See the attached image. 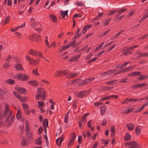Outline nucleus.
<instances>
[{
  "label": "nucleus",
  "mask_w": 148,
  "mask_h": 148,
  "mask_svg": "<svg viewBox=\"0 0 148 148\" xmlns=\"http://www.w3.org/2000/svg\"><path fill=\"white\" fill-rule=\"evenodd\" d=\"M79 29L78 28L77 32H75L76 36H75L73 38V40L74 39H75L77 38H79L81 36V34H79Z\"/></svg>",
  "instance_id": "72a5a7b5"
},
{
  "label": "nucleus",
  "mask_w": 148,
  "mask_h": 148,
  "mask_svg": "<svg viewBox=\"0 0 148 148\" xmlns=\"http://www.w3.org/2000/svg\"><path fill=\"white\" fill-rule=\"evenodd\" d=\"M45 43L47 46L49 48H50L51 47V46L49 44V42L47 40V37H46L45 40Z\"/></svg>",
  "instance_id": "0e129e2a"
},
{
  "label": "nucleus",
  "mask_w": 148,
  "mask_h": 148,
  "mask_svg": "<svg viewBox=\"0 0 148 148\" xmlns=\"http://www.w3.org/2000/svg\"><path fill=\"white\" fill-rule=\"evenodd\" d=\"M26 136L27 138H29V139L32 140L33 139V135L32 133L30 132L29 131L28 132H27L26 133Z\"/></svg>",
  "instance_id": "e433bc0d"
},
{
  "label": "nucleus",
  "mask_w": 148,
  "mask_h": 148,
  "mask_svg": "<svg viewBox=\"0 0 148 148\" xmlns=\"http://www.w3.org/2000/svg\"><path fill=\"white\" fill-rule=\"evenodd\" d=\"M16 90L19 93L25 94L26 92V90L25 88L22 87H17Z\"/></svg>",
  "instance_id": "1a4fd4ad"
},
{
  "label": "nucleus",
  "mask_w": 148,
  "mask_h": 148,
  "mask_svg": "<svg viewBox=\"0 0 148 148\" xmlns=\"http://www.w3.org/2000/svg\"><path fill=\"white\" fill-rule=\"evenodd\" d=\"M117 82V80H114L112 81L107 82L106 83V84L108 85H113L116 84Z\"/></svg>",
  "instance_id": "c9c22d12"
},
{
  "label": "nucleus",
  "mask_w": 148,
  "mask_h": 148,
  "mask_svg": "<svg viewBox=\"0 0 148 148\" xmlns=\"http://www.w3.org/2000/svg\"><path fill=\"white\" fill-rule=\"evenodd\" d=\"M31 20H32V21L31 22V27L32 28H35L36 27V25H37L38 24L36 23L34 21H35V19L33 18H31Z\"/></svg>",
  "instance_id": "c756f323"
},
{
  "label": "nucleus",
  "mask_w": 148,
  "mask_h": 148,
  "mask_svg": "<svg viewBox=\"0 0 148 148\" xmlns=\"http://www.w3.org/2000/svg\"><path fill=\"white\" fill-rule=\"evenodd\" d=\"M148 17V13L146 14L140 20V21H142Z\"/></svg>",
  "instance_id": "338daca9"
},
{
  "label": "nucleus",
  "mask_w": 148,
  "mask_h": 148,
  "mask_svg": "<svg viewBox=\"0 0 148 148\" xmlns=\"http://www.w3.org/2000/svg\"><path fill=\"white\" fill-rule=\"evenodd\" d=\"M64 139L63 135H62L59 138H57L56 140V142L58 146H60L61 145V143Z\"/></svg>",
  "instance_id": "6e6552de"
},
{
  "label": "nucleus",
  "mask_w": 148,
  "mask_h": 148,
  "mask_svg": "<svg viewBox=\"0 0 148 148\" xmlns=\"http://www.w3.org/2000/svg\"><path fill=\"white\" fill-rule=\"evenodd\" d=\"M81 56V55H78L75 56L71 58L69 60V61L70 62H72L74 60H76L79 59Z\"/></svg>",
  "instance_id": "5701e85b"
},
{
  "label": "nucleus",
  "mask_w": 148,
  "mask_h": 148,
  "mask_svg": "<svg viewBox=\"0 0 148 148\" xmlns=\"http://www.w3.org/2000/svg\"><path fill=\"white\" fill-rule=\"evenodd\" d=\"M138 45H134L133 46L127 49L125 51L123 52L122 54L125 55H127L128 54H130L131 53V52H130V51L134 49L135 48L137 47L138 46Z\"/></svg>",
  "instance_id": "7ed1b4c3"
},
{
  "label": "nucleus",
  "mask_w": 148,
  "mask_h": 148,
  "mask_svg": "<svg viewBox=\"0 0 148 148\" xmlns=\"http://www.w3.org/2000/svg\"><path fill=\"white\" fill-rule=\"evenodd\" d=\"M130 148H136L138 147V144L135 141L130 142Z\"/></svg>",
  "instance_id": "2eb2a0df"
},
{
  "label": "nucleus",
  "mask_w": 148,
  "mask_h": 148,
  "mask_svg": "<svg viewBox=\"0 0 148 148\" xmlns=\"http://www.w3.org/2000/svg\"><path fill=\"white\" fill-rule=\"evenodd\" d=\"M49 18L54 23H56L57 22V18L56 16L50 14Z\"/></svg>",
  "instance_id": "a878e982"
},
{
  "label": "nucleus",
  "mask_w": 148,
  "mask_h": 148,
  "mask_svg": "<svg viewBox=\"0 0 148 148\" xmlns=\"http://www.w3.org/2000/svg\"><path fill=\"white\" fill-rule=\"evenodd\" d=\"M88 48V45H87L86 46H85V47L81 49H79L78 51H77V49H75L74 50V51H76L78 52H79L82 51L83 50H86V49L87 48Z\"/></svg>",
  "instance_id": "79ce46f5"
},
{
  "label": "nucleus",
  "mask_w": 148,
  "mask_h": 148,
  "mask_svg": "<svg viewBox=\"0 0 148 148\" xmlns=\"http://www.w3.org/2000/svg\"><path fill=\"white\" fill-rule=\"evenodd\" d=\"M146 85V84L145 83L136 84L134 85V88H138L142 87L145 86Z\"/></svg>",
  "instance_id": "4be33fe9"
},
{
  "label": "nucleus",
  "mask_w": 148,
  "mask_h": 148,
  "mask_svg": "<svg viewBox=\"0 0 148 148\" xmlns=\"http://www.w3.org/2000/svg\"><path fill=\"white\" fill-rule=\"evenodd\" d=\"M32 73L38 76L39 75V74L38 72L37 69H36L33 70Z\"/></svg>",
  "instance_id": "69168bd1"
},
{
  "label": "nucleus",
  "mask_w": 148,
  "mask_h": 148,
  "mask_svg": "<svg viewBox=\"0 0 148 148\" xmlns=\"http://www.w3.org/2000/svg\"><path fill=\"white\" fill-rule=\"evenodd\" d=\"M78 80H79V81L76 82V84H74V86H77V85L79 86H80L84 84L83 81H80L79 79Z\"/></svg>",
  "instance_id": "58836bf2"
},
{
  "label": "nucleus",
  "mask_w": 148,
  "mask_h": 148,
  "mask_svg": "<svg viewBox=\"0 0 148 148\" xmlns=\"http://www.w3.org/2000/svg\"><path fill=\"white\" fill-rule=\"evenodd\" d=\"M127 10V9L125 8H123V9H120L118 10L117 11V12H118V13H119L120 14H121L124 12H125V11Z\"/></svg>",
  "instance_id": "e2e57ef3"
},
{
  "label": "nucleus",
  "mask_w": 148,
  "mask_h": 148,
  "mask_svg": "<svg viewBox=\"0 0 148 148\" xmlns=\"http://www.w3.org/2000/svg\"><path fill=\"white\" fill-rule=\"evenodd\" d=\"M126 127L129 131H132L134 128V125L131 124H127L126 125Z\"/></svg>",
  "instance_id": "6ab92c4d"
},
{
  "label": "nucleus",
  "mask_w": 148,
  "mask_h": 148,
  "mask_svg": "<svg viewBox=\"0 0 148 148\" xmlns=\"http://www.w3.org/2000/svg\"><path fill=\"white\" fill-rule=\"evenodd\" d=\"M42 94L38 93L36 95V99L37 100H40L41 98V100H42Z\"/></svg>",
  "instance_id": "6e6d98bb"
},
{
  "label": "nucleus",
  "mask_w": 148,
  "mask_h": 148,
  "mask_svg": "<svg viewBox=\"0 0 148 148\" xmlns=\"http://www.w3.org/2000/svg\"><path fill=\"white\" fill-rule=\"evenodd\" d=\"M112 75V70L106 72H105L100 75V76L101 77H105L106 76H109Z\"/></svg>",
  "instance_id": "9b49d317"
},
{
  "label": "nucleus",
  "mask_w": 148,
  "mask_h": 148,
  "mask_svg": "<svg viewBox=\"0 0 148 148\" xmlns=\"http://www.w3.org/2000/svg\"><path fill=\"white\" fill-rule=\"evenodd\" d=\"M141 127L138 126H137L135 128V133L137 136H139L141 133Z\"/></svg>",
  "instance_id": "aec40b11"
},
{
  "label": "nucleus",
  "mask_w": 148,
  "mask_h": 148,
  "mask_svg": "<svg viewBox=\"0 0 148 148\" xmlns=\"http://www.w3.org/2000/svg\"><path fill=\"white\" fill-rule=\"evenodd\" d=\"M33 38L35 39L38 41H40L41 38L40 37L39 35L36 34H33L32 36L29 35L28 38L30 40H32Z\"/></svg>",
  "instance_id": "423d86ee"
},
{
  "label": "nucleus",
  "mask_w": 148,
  "mask_h": 148,
  "mask_svg": "<svg viewBox=\"0 0 148 148\" xmlns=\"http://www.w3.org/2000/svg\"><path fill=\"white\" fill-rule=\"evenodd\" d=\"M29 143V142L24 137L22 138V141L21 142V144L23 146H26Z\"/></svg>",
  "instance_id": "4468645a"
},
{
  "label": "nucleus",
  "mask_w": 148,
  "mask_h": 148,
  "mask_svg": "<svg viewBox=\"0 0 148 148\" xmlns=\"http://www.w3.org/2000/svg\"><path fill=\"white\" fill-rule=\"evenodd\" d=\"M69 47L68 45H66L63 46L61 47L59 49V51L61 52L63 50L67 49Z\"/></svg>",
  "instance_id": "ea45409f"
},
{
  "label": "nucleus",
  "mask_w": 148,
  "mask_h": 148,
  "mask_svg": "<svg viewBox=\"0 0 148 148\" xmlns=\"http://www.w3.org/2000/svg\"><path fill=\"white\" fill-rule=\"evenodd\" d=\"M87 115V114H84V116L83 117L82 120L80 121H81V123H83V124L84 125L86 123V118L85 116Z\"/></svg>",
  "instance_id": "4c0bfd02"
},
{
  "label": "nucleus",
  "mask_w": 148,
  "mask_h": 148,
  "mask_svg": "<svg viewBox=\"0 0 148 148\" xmlns=\"http://www.w3.org/2000/svg\"><path fill=\"white\" fill-rule=\"evenodd\" d=\"M48 122L47 119H45L43 123V125L44 128H45L46 125L47 127H48Z\"/></svg>",
  "instance_id": "8fccbe9b"
},
{
  "label": "nucleus",
  "mask_w": 148,
  "mask_h": 148,
  "mask_svg": "<svg viewBox=\"0 0 148 148\" xmlns=\"http://www.w3.org/2000/svg\"><path fill=\"white\" fill-rule=\"evenodd\" d=\"M147 105V104L143 105L141 107L136 108L134 111V113H138L141 111Z\"/></svg>",
  "instance_id": "ddd939ff"
},
{
  "label": "nucleus",
  "mask_w": 148,
  "mask_h": 148,
  "mask_svg": "<svg viewBox=\"0 0 148 148\" xmlns=\"http://www.w3.org/2000/svg\"><path fill=\"white\" fill-rule=\"evenodd\" d=\"M28 53L34 56H36L38 54V52L32 49H30L28 51Z\"/></svg>",
  "instance_id": "f8f14e48"
},
{
  "label": "nucleus",
  "mask_w": 148,
  "mask_h": 148,
  "mask_svg": "<svg viewBox=\"0 0 148 148\" xmlns=\"http://www.w3.org/2000/svg\"><path fill=\"white\" fill-rule=\"evenodd\" d=\"M25 25V23H24L22 25L20 26H18L17 27H16L14 28V29L16 31L18 29L20 28H21L23 27H24Z\"/></svg>",
  "instance_id": "13d9d810"
},
{
  "label": "nucleus",
  "mask_w": 148,
  "mask_h": 148,
  "mask_svg": "<svg viewBox=\"0 0 148 148\" xmlns=\"http://www.w3.org/2000/svg\"><path fill=\"white\" fill-rule=\"evenodd\" d=\"M100 110L101 112V114L102 115H103L105 113L106 110V108L104 107H102L100 108Z\"/></svg>",
  "instance_id": "09e8293b"
},
{
  "label": "nucleus",
  "mask_w": 148,
  "mask_h": 148,
  "mask_svg": "<svg viewBox=\"0 0 148 148\" xmlns=\"http://www.w3.org/2000/svg\"><path fill=\"white\" fill-rule=\"evenodd\" d=\"M131 138V135L128 133L126 134L124 137V140L125 141L130 140Z\"/></svg>",
  "instance_id": "393cba45"
},
{
  "label": "nucleus",
  "mask_w": 148,
  "mask_h": 148,
  "mask_svg": "<svg viewBox=\"0 0 148 148\" xmlns=\"http://www.w3.org/2000/svg\"><path fill=\"white\" fill-rule=\"evenodd\" d=\"M69 112H68L66 114V115L64 118V122L67 123L68 122V119L69 118Z\"/></svg>",
  "instance_id": "de8ad7c7"
},
{
  "label": "nucleus",
  "mask_w": 148,
  "mask_h": 148,
  "mask_svg": "<svg viewBox=\"0 0 148 148\" xmlns=\"http://www.w3.org/2000/svg\"><path fill=\"white\" fill-rule=\"evenodd\" d=\"M39 62L38 60H34L32 58L30 62V64L31 65H35L37 64Z\"/></svg>",
  "instance_id": "b1692460"
},
{
  "label": "nucleus",
  "mask_w": 148,
  "mask_h": 148,
  "mask_svg": "<svg viewBox=\"0 0 148 148\" xmlns=\"http://www.w3.org/2000/svg\"><path fill=\"white\" fill-rule=\"evenodd\" d=\"M76 136L74 135L73 136L71 137V138L69 140L68 143V146L69 147V146H71V144L74 140Z\"/></svg>",
  "instance_id": "cd10ccee"
},
{
  "label": "nucleus",
  "mask_w": 148,
  "mask_h": 148,
  "mask_svg": "<svg viewBox=\"0 0 148 148\" xmlns=\"http://www.w3.org/2000/svg\"><path fill=\"white\" fill-rule=\"evenodd\" d=\"M29 122L26 121L25 123V130L26 131L28 132L29 131Z\"/></svg>",
  "instance_id": "a18cd8bd"
},
{
  "label": "nucleus",
  "mask_w": 148,
  "mask_h": 148,
  "mask_svg": "<svg viewBox=\"0 0 148 148\" xmlns=\"http://www.w3.org/2000/svg\"><path fill=\"white\" fill-rule=\"evenodd\" d=\"M41 25L40 24H38L37 25H36V27L35 28V29L38 32H40L41 31Z\"/></svg>",
  "instance_id": "37998d69"
},
{
  "label": "nucleus",
  "mask_w": 148,
  "mask_h": 148,
  "mask_svg": "<svg viewBox=\"0 0 148 148\" xmlns=\"http://www.w3.org/2000/svg\"><path fill=\"white\" fill-rule=\"evenodd\" d=\"M18 99L20 101H21V102H22L27 101V98L26 97H20Z\"/></svg>",
  "instance_id": "603ef678"
},
{
  "label": "nucleus",
  "mask_w": 148,
  "mask_h": 148,
  "mask_svg": "<svg viewBox=\"0 0 148 148\" xmlns=\"http://www.w3.org/2000/svg\"><path fill=\"white\" fill-rule=\"evenodd\" d=\"M15 68L16 70L18 71H22L24 70L22 65L19 63L17 64H16Z\"/></svg>",
  "instance_id": "9d476101"
},
{
  "label": "nucleus",
  "mask_w": 148,
  "mask_h": 148,
  "mask_svg": "<svg viewBox=\"0 0 148 148\" xmlns=\"http://www.w3.org/2000/svg\"><path fill=\"white\" fill-rule=\"evenodd\" d=\"M41 137L40 136L39 138L35 141V143L38 145H41L42 144V141L41 140Z\"/></svg>",
  "instance_id": "7c9ffc66"
},
{
  "label": "nucleus",
  "mask_w": 148,
  "mask_h": 148,
  "mask_svg": "<svg viewBox=\"0 0 148 148\" xmlns=\"http://www.w3.org/2000/svg\"><path fill=\"white\" fill-rule=\"evenodd\" d=\"M111 19L108 18L105 20V21L103 22V24L104 26H107L110 23V21Z\"/></svg>",
  "instance_id": "a19ab883"
},
{
  "label": "nucleus",
  "mask_w": 148,
  "mask_h": 148,
  "mask_svg": "<svg viewBox=\"0 0 148 148\" xmlns=\"http://www.w3.org/2000/svg\"><path fill=\"white\" fill-rule=\"evenodd\" d=\"M94 78L92 77L90 78H88L83 81V82L84 84H87L91 81H93L94 79Z\"/></svg>",
  "instance_id": "bb28decb"
},
{
  "label": "nucleus",
  "mask_w": 148,
  "mask_h": 148,
  "mask_svg": "<svg viewBox=\"0 0 148 148\" xmlns=\"http://www.w3.org/2000/svg\"><path fill=\"white\" fill-rule=\"evenodd\" d=\"M140 73V72L138 71L133 72L131 73L128 74V76H135L137 75H139Z\"/></svg>",
  "instance_id": "c85d7f7f"
},
{
  "label": "nucleus",
  "mask_w": 148,
  "mask_h": 148,
  "mask_svg": "<svg viewBox=\"0 0 148 148\" xmlns=\"http://www.w3.org/2000/svg\"><path fill=\"white\" fill-rule=\"evenodd\" d=\"M16 77L17 79L22 81H27L30 78L28 75L22 73L17 74L16 75Z\"/></svg>",
  "instance_id": "f03ea898"
},
{
  "label": "nucleus",
  "mask_w": 148,
  "mask_h": 148,
  "mask_svg": "<svg viewBox=\"0 0 148 148\" xmlns=\"http://www.w3.org/2000/svg\"><path fill=\"white\" fill-rule=\"evenodd\" d=\"M68 10H66L64 11H60V15L62 18L64 17L66 15L67 17H68Z\"/></svg>",
  "instance_id": "412c9836"
},
{
  "label": "nucleus",
  "mask_w": 148,
  "mask_h": 148,
  "mask_svg": "<svg viewBox=\"0 0 148 148\" xmlns=\"http://www.w3.org/2000/svg\"><path fill=\"white\" fill-rule=\"evenodd\" d=\"M62 72L61 71H56L54 75V76L55 77H58L59 75H62Z\"/></svg>",
  "instance_id": "473e14b6"
},
{
  "label": "nucleus",
  "mask_w": 148,
  "mask_h": 148,
  "mask_svg": "<svg viewBox=\"0 0 148 148\" xmlns=\"http://www.w3.org/2000/svg\"><path fill=\"white\" fill-rule=\"evenodd\" d=\"M79 73L78 72H76L75 73H70L67 76V78L69 79H71L73 78L76 75H79Z\"/></svg>",
  "instance_id": "f3484780"
},
{
  "label": "nucleus",
  "mask_w": 148,
  "mask_h": 148,
  "mask_svg": "<svg viewBox=\"0 0 148 148\" xmlns=\"http://www.w3.org/2000/svg\"><path fill=\"white\" fill-rule=\"evenodd\" d=\"M37 91L39 93L42 94V100H44L45 98L46 93L43 88H38L37 89Z\"/></svg>",
  "instance_id": "39448f33"
},
{
  "label": "nucleus",
  "mask_w": 148,
  "mask_h": 148,
  "mask_svg": "<svg viewBox=\"0 0 148 148\" xmlns=\"http://www.w3.org/2000/svg\"><path fill=\"white\" fill-rule=\"evenodd\" d=\"M113 88V87H108V86H104L102 88L104 90H109L112 89Z\"/></svg>",
  "instance_id": "052dcab7"
},
{
  "label": "nucleus",
  "mask_w": 148,
  "mask_h": 148,
  "mask_svg": "<svg viewBox=\"0 0 148 148\" xmlns=\"http://www.w3.org/2000/svg\"><path fill=\"white\" fill-rule=\"evenodd\" d=\"M27 83L30 84L34 86H37L38 85V82L35 80H31L27 82Z\"/></svg>",
  "instance_id": "a211bd4d"
},
{
  "label": "nucleus",
  "mask_w": 148,
  "mask_h": 148,
  "mask_svg": "<svg viewBox=\"0 0 148 148\" xmlns=\"http://www.w3.org/2000/svg\"><path fill=\"white\" fill-rule=\"evenodd\" d=\"M134 67H135V66H130L129 67L126 68L124 69L125 72H127V71H128L132 70V69H133L134 68Z\"/></svg>",
  "instance_id": "49530a36"
},
{
  "label": "nucleus",
  "mask_w": 148,
  "mask_h": 148,
  "mask_svg": "<svg viewBox=\"0 0 148 148\" xmlns=\"http://www.w3.org/2000/svg\"><path fill=\"white\" fill-rule=\"evenodd\" d=\"M76 42V40H75L74 41H72L71 42H70L68 44V46L69 47H71L74 46L75 43Z\"/></svg>",
  "instance_id": "5fc2aeb1"
},
{
  "label": "nucleus",
  "mask_w": 148,
  "mask_h": 148,
  "mask_svg": "<svg viewBox=\"0 0 148 148\" xmlns=\"http://www.w3.org/2000/svg\"><path fill=\"white\" fill-rule=\"evenodd\" d=\"M38 107L39 108H40L41 107H42L44 106L45 103L41 101H38Z\"/></svg>",
  "instance_id": "864d4df0"
},
{
  "label": "nucleus",
  "mask_w": 148,
  "mask_h": 148,
  "mask_svg": "<svg viewBox=\"0 0 148 148\" xmlns=\"http://www.w3.org/2000/svg\"><path fill=\"white\" fill-rule=\"evenodd\" d=\"M88 93L86 91H82L75 93L76 95L79 98H82L88 95Z\"/></svg>",
  "instance_id": "20e7f679"
},
{
  "label": "nucleus",
  "mask_w": 148,
  "mask_h": 148,
  "mask_svg": "<svg viewBox=\"0 0 148 148\" xmlns=\"http://www.w3.org/2000/svg\"><path fill=\"white\" fill-rule=\"evenodd\" d=\"M111 135L113 137L114 136L115 131V129L114 126H112L111 127Z\"/></svg>",
  "instance_id": "2f4dec72"
},
{
  "label": "nucleus",
  "mask_w": 148,
  "mask_h": 148,
  "mask_svg": "<svg viewBox=\"0 0 148 148\" xmlns=\"http://www.w3.org/2000/svg\"><path fill=\"white\" fill-rule=\"evenodd\" d=\"M14 117H11L10 119L8 124H9V125H10V124H12L14 121Z\"/></svg>",
  "instance_id": "680f3d73"
},
{
  "label": "nucleus",
  "mask_w": 148,
  "mask_h": 148,
  "mask_svg": "<svg viewBox=\"0 0 148 148\" xmlns=\"http://www.w3.org/2000/svg\"><path fill=\"white\" fill-rule=\"evenodd\" d=\"M62 75H66L69 74V71L68 70H64L62 71Z\"/></svg>",
  "instance_id": "bf43d9fd"
},
{
  "label": "nucleus",
  "mask_w": 148,
  "mask_h": 148,
  "mask_svg": "<svg viewBox=\"0 0 148 148\" xmlns=\"http://www.w3.org/2000/svg\"><path fill=\"white\" fill-rule=\"evenodd\" d=\"M5 83L7 84H14L15 81L13 79H9L5 81Z\"/></svg>",
  "instance_id": "f704fd0d"
},
{
  "label": "nucleus",
  "mask_w": 148,
  "mask_h": 148,
  "mask_svg": "<svg viewBox=\"0 0 148 148\" xmlns=\"http://www.w3.org/2000/svg\"><path fill=\"white\" fill-rule=\"evenodd\" d=\"M10 109V108H9V105L6 104L5 105V109L3 114L0 117V121L1 119H3L5 117V116L8 114V116H7L4 121L5 123H7L9 118L12 115V112L11 111L9 110Z\"/></svg>",
  "instance_id": "f257e3e1"
},
{
  "label": "nucleus",
  "mask_w": 148,
  "mask_h": 148,
  "mask_svg": "<svg viewBox=\"0 0 148 148\" xmlns=\"http://www.w3.org/2000/svg\"><path fill=\"white\" fill-rule=\"evenodd\" d=\"M6 1H7V4L8 5H11L12 4V0H4V3L5 4H6Z\"/></svg>",
  "instance_id": "c03bdc74"
},
{
  "label": "nucleus",
  "mask_w": 148,
  "mask_h": 148,
  "mask_svg": "<svg viewBox=\"0 0 148 148\" xmlns=\"http://www.w3.org/2000/svg\"><path fill=\"white\" fill-rule=\"evenodd\" d=\"M25 59L30 64L31 60L32 58H31L29 56L27 55H26L25 56Z\"/></svg>",
  "instance_id": "4d7b16f0"
},
{
  "label": "nucleus",
  "mask_w": 148,
  "mask_h": 148,
  "mask_svg": "<svg viewBox=\"0 0 148 148\" xmlns=\"http://www.w3.org/2000/svg\"><path fill=\"white\" fill-rule=\"evenodd\" d=\"M16 117L20 121H22L23 122L24 121V119L22 117L21 111L19 109H18V112L16 115Z\"/></svg>",
  "instance_id": "0eeeda50"
},
{
  "label": "nucleus",
  "mask_w": 148,
  "mask_h": 148,
  "mask_svg": "<svg viewBox=\"0 0 148 148\" xmlns=\"http://www.w3.org/2000/svg\"><path fill=\"white\" fill-rule=\"evenodd\" d=\"M13 94L14 95V96L16 98L19 99V97H20V95H18V94L15 91H13Z\"/></svg>",
  "instance_id": "774afa93"
},
{
  "label": "nucleus",
  "mask_w": 148,
  "mask_h": 148,
  "mask_svg": "<svg viewBox=\"0 0 148 148\" xmlns=\"http://www.w3.org/2000/svg\"><path fill=\"white\" fill-rule=\"evenodd\" d=\"M134 108H126L122 111V113L123 114L129 113L132 111Z\"/></svg>",
  "instance_id": "dca6fc26"
},
{
  "label": "nucleus",
  "mask_w": 148,
  "mask_h": 148,
  "mask_svg": "<svg viewBox=\"0 0 148 148\" xmlns=\"http://www.w3.org/2000/svg\"><path fill=\"white\" fill-rule=\"evenodd\" d=\"M139 56L140 57L148 56V52L141 53L139 54Z\"/></svg>",
  "instance_id": "3c124183"
}]
</instances>
